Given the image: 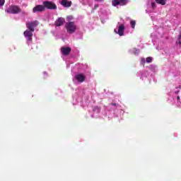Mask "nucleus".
I'll use <instances>...</instances> for the list:
<instances>
[{"instance_id": "obj_11", "label": "nucleus", "mask_w": 181, "mask_h": 181, "mask_svg": "<svg viewBox=\"0 0 181 181\" xmlns=\"http://www.w3.org/2000/svg\"><path fill=\"white\" fill-rule=\"evenodd\" d=\"M75 78L78 83H84V81H86V76L83 74L76 75Z\"/></svg>"}, {"instance_id": "obj_6", "label": "nucleus", "mask_w": 181, "mask_h": 181, "mask_svg": "<svg viewBox=\"0 0 181 181\" xmlns=\"http://www.w3.org/2000/svg\"><path fill=\"white\" fill-rule=\"evenodd\" d=\"M45 5H37L33 8V13H37L39 12H45Z\"/></svg>"}, {"instance_id": "obj_1", "label": "nucleus", "mask_w": 181, "mask_h": 181, "mask_svg": "<svg viewBox=\"0 0 181 181\" xmlns=\"http://www.w3.org/2000/svg\"><path fill=\"white\" fill-rule=\"evenodd\" d=\"M65 28L68 33H74L77 29V25L73 21L68 22L65 24Z\"/></svg>"}, {"instance_id": "obj_20", "label": "nucleus", "mask_w": 181, "mask_h": 181, "mask_svg": "<svg viewBox=\"0 0 181 181\" xmlns=\"http://www.w3.org/2000/svg\"><path fill=\"white\" fill-rule=\"evenodd\" d=\"M151 7L153 8H156V4H155V2H152L151 3Z\"/></svg>"}, {"instance_id": "obj_7", "label": "nucleus", "mask_w": 181, "mask_h": 181, "mask_svg": "<svg viewBox=\"0 0 181 181\" xmlns=\"http://www.w3.org/2000/svg\"><path fill=\"white\" fill-rule=\"evenodd\" d=\"M125 30V26L124 24H122L119 26L118 30L117 31V29L114 30L115 33H117L119 35V36H124V32Z\"/></svg>"}, {"instance_id": "obj_24", "label": "nucleus", "mask_w": 181, "mask_h": 181, "mask_svg": "<svg viewBox=\"0 0 181 181\" xmlns=\"http://www.w3.org/2000/svg\"><path fill=\"white\" fill-rule=\"evenodd\" d=\"M177 100H180V97H177Z\"/></svg>"}, {"instance_id": "obj_13", "label": "nucleus", "mask_w": 181, "mask_h": 181, "mask_svg": "<svg viewBox=\"0 0 181 181\" xmlns=\"http://www.w3.org/2000/svg\"><path fill=\"white\" fill-rule=\"evenodd\" d=\"M156 2L159 5H166V0H156Z\"/></svg>"}, {"instance_id": "obj_16", "label": "nucleus", "mask_w": 181, "mask_h": 181, "mask_svg": "<svg viewBox=\"0 0 181 181\" xmlns=\"http://www.w3.org/2000/svg\"><path fill=\"white\" fill-rule=\"evenodd\" d=\"M177 43H179L180 46H181V33L178 35Z\"/></svg>"}, {"instance_id": "obj_22", "label": "nucleus", "mask_w": 181, "mask_h": 181, "mask_svg": "<svg viewBox=\"0 0 181 181\" xmlns=\"http://www.w3.org/2000/svg\"><path fill=\"white\" fill-rule=\"evenodd\" d=\"M98 4H95L93 7V9H97V8H98Z\"/></svg>"}, {"instance_id": "obj_5", "label": "nucleus", "mask_w": 181, "mask_h": 181, "mask_svg": "<svg viewBox=\"0 0 181 181\" xmlns=\"http://www.w3.org/2000/svg\"><path fill=\"white\" fill-rule=\"evenodd\" d=\"M128 4V0H112V5L113 6H118V5H120V6H125Z\"/></svg>"}, {"instance_id": "obj_15", "label": "nucleus", "mask_w": 181, "mask_h": 181, "mask_svg": "<svg viewBox=\"0 0 181 181\" xmlns=\"http://www.w3.org/2000/svg\"><path fill=\"white\" fill-rule=\"evenodd\" d=\"M130 24L132 29H135V25H136V22L135 21H132Z\"/></svg>"}, {"instance_id": "obj_17", "label": "nucleus", "mask_w": 181, "mask_h": 181, "mask_svg": "<svg viewBox=\"0 0 181 181\" xmlns=\"http://www.w3.org/2000/svg\"><path fill=\"white\" fill-rule=\"evenodd\" d=\"M146 63H152V57H148L146 59Z\"/></svg>"}, {"instance_id": "obj_10", "label": "nucleus", "mask_w": 181, "mask_h": 181, "mask_svg": "<svg viewBox=\"0 0 181 181\" xmlns=\"http://www.w3.org/2000/svg\"><path fill=\"white\" fill-rule=\"evenodd\" d=\"M25 37H28V42H32V36H33V31H30V30H26L24 32Z\"/></svg>"}, {"instance_id": "obj_12", "label": "nucleus", "mask_w": 181, "mask_h": 181, "mask_svg": "<svg viewBox=\"0 0 181 181\" xmlns=\"http://www.w3.org/2000/svg\"><path fill=\"white\" fill-rule=\"evenodd\" d=\"M71 1H68V0H62L61 5L64 6V8H70L71 6Z\"/></svg>"}, {"instance_id": "obj_21", "label": "nucleus", "mask_w": 181, "mask_h": 181, "mask_svg": "<svg viewBox=\"0 0 181 181\" xmlns=\"http://www.w3.org/2000/svg\"><path fill=\"white\" fill-rule=\"evenodd\" d=\"M141 64H145V58H141Z\"/></svg>"}, {"instance_id": "obj_9", "label": "nucleus", "mask_w": 181, "mask_h": 181, "mask_svg": "<svg viewBox=\"0 0 181 181\" xmlns=\"http://www.w3.org/2000/svg\"><path fill=\"white\" fill-rule=\"evenodd\" d=\"M61 53L63 56H69L71 53V48L70 47L61 48Z\"/></svg>"}, {"instance_id": "obj_14", "label": "nucleus", "mask_w": 181, "mask_h": 181, "mask_svg": "<svg viewBox=\"0 0 181 181\" xmlns=\"http://www.w3.org/2000/svg\"><path fill=\"white\" fill-rule=\"evenodd\" d=\"M93 112H100V109L98 107V106H95L93 107Z\"/></svg>"}, {"instance_id": "obj_18", "label": "nucleus", "mask_w": 181, "mask_h": 181, "mask_svg": "<svg viewBox=\"0 0 181 181\" xmlns=\"http://www.w3.org/2000/svg\"><path fill=\"white\" fill-rule=\"evenodd\" d=\"M66 19L67 21H73V19H74V17H73V16H66Z\"/></svg>"}, {"instance_id": "obj_2", "label": "nucleus", "mask_w": 181, "mask_h": 181, "mask_svg": "<svg viewBox=\"0 0 181 181\" xmlns=\"http://www.w3.org/2000/svg\"><path fill=\"white\" fill-rule=\"evenodd\" d=\"M6 11L7 12V13L16 15L17 13H20V12H22V10L18 6H11L6 10Z\"/></svg>"}, {"instance_id": "obj_4", "label": "nucleus", "mask_w": 181, "mask_h": 181, "mask_svg": "<svg viewBox=\"0 0 181 181\" xmlns=\"http://www.w3.org/2000/svg\"><path fill=\"white\" fill-rule=\"evenodd\" d=\"M43 5L45 9H51V10H56L57 9V6L56 4L53 3L52 1H43Z\"/></svg>"}, {"instance_id": "obj_23", "label": "nucleus", "mask_w": 181, "mask_h": 181, "mask_svg": "<svg viewBox=\"0 0 181 181\" xmlns=\"http://www.w3.org/2000/svg\"><path fill=\"white\" fill-rule=\"evenodd\" d=\"M112 104V105H117V103H111Z\"/></svg>"}, {"instance_id": "obj_8", "label": "nucleus", "mask_w": 181, "mask_h": 181, "mask_svg": "<svg viewBox=\"0 0 181 181\" xmlns=\"http://www.w3.org/2000/svg\"><path fill=\"white\" fill-rule=\"evenodd\" d=\"M65 23H66V19H64V18L60 17L55 21L54 25L55 26L59 28L60 26H63V25H64Z\"/></svg>"}, {"instance_id": "obj_19", "label": "nucleus", "mask_w": 181, "mask_h": 181, "mask_svg": "<svg viewBox=\"0 0 181 181\" xmlns=\"http://www.w3.org/2000/svg\"><path fill=\"white\" fill-rule=\"evenodd\" d=\"M5 5V0H0V6H4Z\"/></svg>"}, {"instance_id": "obj_3", "label": "nucleus", "mask_w": 181, "mask_h": 181, "mask_svg": "<svg viewBox=\"0 0 181 181\" xmlns=\"http://www.w3.org/2000/svg\"><path fill=\"white\" fill-rule=\"evenodd\" d=\"M26 28L28 29V30H30V32H35V28L39 25V21H29L26 23Z\"/></svg>"}]
</instances>
